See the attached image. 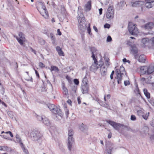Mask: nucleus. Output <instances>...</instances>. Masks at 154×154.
<instances>
[{
  "instance_id": "nucleus-6",
  "label": "nucleus",
  "mask_w": 154,
  "mask_h": 154,
  "mask_svg": "<svg viewBox=\"0 0 154 154\" xmlns=\"http://www.w3.org/2000/svg\"><path fill=\"white\" fill-rule=\"evenodd\" d=\"M106 122L112 126L113 128L118 131L120 132V128L122 127L123 124H120L119 123L115 122L110 120H107Z\"/></svg>"
},
{
  "instance_id": "nucleus-26",
  "label": "nucleus",
  "mask_w": 154,
  "mask_h": 154,
  "mask_svg": "<svg viewBox=\"0 0 154 154\" xmlns=\"http://www.w3.org/2000/svg\"><path fill=\"white\" fill-rule=\"evenodd\" d=\"M49 36L51 38V39L52 40V43L54 45H55V42H56V40L55 37L52 33H51L50 34Z\"/></svg>"
},
{
  "instance_id": "nucleus-2",
  "label": "nucleus",
  "mask_w": 154,
  "mask_h": 154,
  "mask_svg": "<svg viewBox=\"0 0 154 154\" xmlns=\"http://www.w3.org/2000/svg\"><path fill=\"white\" fill-rule=\"evenodd\" d=\"M30 137L32 140L37 141L41 144L42 141L43 134L39 131L34 130L31 133Z\"/></svg>"
},
{
  "instance_id": "nucleus-41",
  "label": "nucleus",
  "mask_w": 154,
  "mask_h": 154,
  "mask_svg": "<svg viewBox=\"0 0 154 154\" xmlns=\"http://www.w3.org/2000/svg\"><path fill=\"white\" fill-rule=\"evenodd\" d=\"M122 127H124L128 131H132V129H131L130 127L127 125H122Z\"/></svg>"
},
{
  "instance_id": "nucleus-45",
  "label": "nucleus",
  "mask_w": 154,
  "mask_h": 154,
  "mask_svg": "<svg viewBox=\"0 0 154 154\" xmlns=\"http://www.w3.org/2000/svg\"><path fill=\"white\" fill-rule=\"evenodd\" d=\"M104 27L105 28L109 29L110 27V25L109 24L107 23L104 25Z\"/></svg>"
},
{
  "instance_id": "nucleus-62",
  "label": "nucleus",
  "mask_w": 154,
  "mask_h": 154,
  "mask_svg": "<svg viewBox=\"0 0 154 154\" xmlns=\"http://www.w3.org/2000/svg\"><path fill=\"white\" fill-rule=\"evenodd\" d=\"M137 112L139 114H141L143 112L141 110H138L137 111Z\"/></svg>"
},
{
  "instance_id": "nucleus-56",
  "label": "nucleus",
  "mask_w": 154,
  "mask_h": 154,
  "mask_svg": "<svg viewBox=\"0 0 154 154\" xmlns=\"http://www.w3.org/2000/svg\"><path fill=\"white\" fill-rule=\"evenodd\" d=\"M5 148V149H6V148H8V147L7 146H0V150H4L3 148Z\"/></svg>"
},
{
  "instance_id": "nucleus-29",
  "label": "nucleus",
  "mask_w": 154,
  "mask_h": 154,
  "mask_svg": "<svg viewBox=\"0 0 154 154\" xmlns=\"http://www.w3.org/2000/svg\"><path fill=\"white\" fill-rule=\"evenodd\" d=\"M50 70L51 72L54 71L56 72H58L59 71L58 68L57 67L54 66H51Z\"/></svg>"
},
{
  "instance_id": "nucleus-38",
  "label": "nucleus",
  "mask_w": 154,
  "mask_h": 154,
  "mask_svg": "<svg viewBox=\"0 0 154 154\" xmlns=\"http://www.w3.org/2000/svg\"><path fill=\"white\" fill-rule=\"evenodd\" d=\"M8 114L9 116L12 119H13L14 118V115H13V112L11 111H9Z\"/></svg>"
},
{
  "instance_id": "nucleus-47",
  "label": "nucleus",
  "mask_w": 154,
  "mask_h": 154,
  "mask_svg": "<svg viewBox=\"0 0 154 154\" xmlns=\"http://www.w3.org/2000/svg\"><path fill=\"white\" fill-rule=\"evenodd\" d=\"M112 41V38L110 36H109L107 37L106 39V41L107 42H110Z\"/></svg>"
},
{
  "instance_id": "nucleus-33",
  "label": "nucleus",
  "mask_w": 154,
  "mask_h": 154,
  "mask_svg": "<svg viewBox=\"0 0 154 154\" xmlns=\"http://www.w3.org/2000/svg\"><path fill=\"white\" fill-rule=\"evenodd\" d=\"M150 43L151 44L152 48L154 49V37L150 40Z\"/></svg>"
},
{
  "instance_id": "nucleus-31",
  "label": "nucleus",
  "mask_w": 154,
  "mask_h": 154,
  "mask_svg": "<svg viewBox=\"0 0 154 154\" xmlns=\"http://www.w3.org/2000/svg\"><path fill=\"white\" fill-rule=\"evenodd\" d=\"M126 3L124 1H121L119 4L118 5L120 8L122 9V7L125 5Z\"/></svg>"
},
{
  "instance_id": "nucleus-44",
  "label": "nucleus",
  "mask_w": 154,
  "mask_h": 154,
  "mask_svg": "<svg viewBox=\"0 0 154 154\" xmlns=\"http://www.w3.org/2000/svg\"><path fill=\"white\" fill-rule=\"evenodd\" d=\"M149 103L152 105H154V99L151 98L148 100Z\"/></svg>"
},
{
  "instance_id": "nucleus-50",
  "label": "nucleus",
  "mask_w": 154,
  "mask_h": 154,
  "mask_svg": "<svg viewBox=\"0 0 154 154\" xmlns=\"http://www.w3.org/2000/svg\"><path fill=\"white\" fill-rule=\"evenodd\" d=\"M0 136L3 137V138L6 139H9V137H8L7 135H0Z\"/></svg>"
},
{
  "instance_id": "nucleus-20",
  "label": "nucleus",
  "mask_w": 154,
  "mask_h": 154,
  "mask_svg": "<svg viewBox=\"0 0 154 154\" xmlns=\"http://www.w3.org/2000/svg\"><path fill=\"white\" fill-rule=\"evenodd\" d=\"M91 1H89L86 4L85 6V10L86 11H89L91 8Z\"/></svg>"
},
{
  "instance_id": "nucleus-3",
  "label": "nucleus",
  "mask_w": 154,
  "mask_h": 154,
  "mask_svg": "<svg viewBox=\"0 0 154 154\" xmlns=\"http://www.w3.org/2000/svg\"><path fill=\"white\" fill-rule=\"evenodd\" d=\"M78 14V17L77 18L79 23V29L82 31H84L86 28L85 18L83 13L79 11Z\"/></svg>"
},
{
  "instance_id": "nucleus-59",
  "label": "nucleus",
  "mask_w": 154,
  "mask_h": 154,
  "mask_svg": "<svg viewBox=\"0 0 154 154\" xmlns=\"http://www.w3.org/2000/svg\"><path fill=\"white\" fill-rule=\"evenodd\" d=\"M67 102L70 105H71V103H72L71 100L70 99H69L67 101Z\"/></svg>"
},
{
  "instance_id": "nucleus-11",
  "label": "nucleus",
  "mask_w": 154,
  "mask_h": 154,
  "mask_svg": "<svg viewBox=\"0 0 154 154\" xmlns=\"http://www.w3.org/2000/svg\"><path fill=\"white\" fill-rule=\"evenodd\" d=\"M93 60L94 61V62L92 63V65L90 67V69L91 71L94 72L97 70L100 66V65H98L97 63V59Z\"/></svg>"
},
{
  "instance_id": "nucleus-46",
  "label": "nucleus",
  "mask_w": 154,
  "mask_h": 154,
  "mask_svg": "<svg viewBox=\"0 0 154 154\" xmlns=\"http://www.w3.org/2000/svg\"><path fill=\"white\" fill-rule=\"evenodd\" d=\"M124 84L125 86H126L130 84V82L129 81H125Z\"/></svg>"
},
{
  "instance_id": "nucleus-13",
  "label": "nucleus",
  "mask_w": 154,
  "mask_h": 154,
  "mask_svg": "<svg viewBox=\"0 0 154 154\" xmlns=\"http://www.w3.org/2000/svg\"><path fill=\"white\" fill-rule=\"evenodd\" d=\"M106 149L104 154H111V152L113 148V144L111 143H108L106 144Z\"/></svg>"
},
{
  "instance_id": "nucleus-27",
  "label": "nucleus",
  "mask_w": 154,
  "mask_h": 154,
  "mask_svg": "<svg viewBox=\"0 0 154 154\" xmlns=\"http://www.w3.org/2000/svg\"><path fill=\"white\" fill-rule=\"evenodd\" d=\"M42 122L45 125L47 126H49L50 125V123L49 120L47 118L45 117L44 118Z\"/></svg>"
},
{
  "instance_id": "nucleus-48",
  "label": "nucleus",
  "mask_w": 154,
  "mask_h": 154,
  "mask_svg": "<svg viewBox=\"0 0 154 154\" xmlns=\"http://www.w3.org/2000/svg\"><path fill=\"white\" fill-rule=\"evenodd\" d=\"M131 119L132 121H135L136 119L135 116L134 115H131Z\"/></svg>"
},
{
  "instance_id": "nucleus-4",
  "label": "nucleus",
  "mask_w": 154,
  "mask_h": 154,
  "mask_svg": "<svg viewBox=\"0 0 154 154\" xmlns=\"http://www.w3.org/2000/svg\"><path fill=\"white\" fill-rule=\"evenodd\" d=\"M141 72L143 74L149 75L154 72V65H150L149 66H141Z\"/></svg>"
},
{
  "instance_id": "nucleus-57",
  "label": "nucleus",
  "mask_w": 154,
  "mask_h": 154,
  "mask_svg": "<svg viewBox=\"0 0 154 154\" xmlns=\"http://www.w3.org/2000/svg\"><path fill=\"white\" fill-rule=\"evenodd\" d=\"M99 14L101 15L102 14L103 9L102 8H100L99 9Z\"/></svg>"
},
{
  "instance_id": "nucleus-10",
  "label": "nucleus",
  "mask_w": 154,
  "mask_h": 154,
  "mask_svg": "<svg viewBox=\"0 0 154 154\" xmlns=\"http://www.w3.org/2000/svg\"><path fill=\"white\" fill-rule=\"evenodd\" d=\"M75 143L74 139L73 137H68L67 145L69 150L71 151Z\"/></svg>"
},
{
  "instance_id": "nucleus-15",
  "label": "nucleus",
  "mask_w": 154,
  "mask_h": 154,
  "mask_svg": "<svg viewBox=\"0 0 154 154\" xmlns=\"http://www.w3.org/2000/svg\"><path fill=\"white\" fill-rule=\"evenodd\" d=\"M81 90L83 94H88L89 91L88 84L82 85L81 86Z\"/></svg>"
},
{
  "instance_id": "nucleus-34",
  "label": "nucleus",
  "mask_w": 154,
  "mask_h": 154,
  "mask_svg": "<svg viewBox=\"0 0 154 154\" xmlns=\"http://www.w3.org/2000/svg\"><path fill=\"white\" fill-rule=\"evenodd\" d=\"M73 134L72 130L71 129L69 130L68 133V137H73Z\"/></svg>"
},
{
  "instance_id": "nucleus-49",
  "label": "nucleus",
  "mask_w": 154,
  "mask_h": 154,
  "mask_svg": "<svg viewBox=\"0 0 154 154\" xmlns=\"http://www.w3.org/2000/svg\"><path fill=\"white\" fill-rule=\"evenodd\" d=\"M74 83L77 85H79V82L78 80L77 79H75L74 80Z\"/></svg>"
},
{
  "instance_id": "nucleus-9",
  "label": "nucleus",
  "mask_w": 154,
  "mask_h": 154,
  "mask_svg": "<svg viewBox=\"0 0 154 154\" xmlns=\"http://www.w3.org/2000/svg\"><path fill=\"white\" fill-rule=\"evenodd\" d=\"M116 77H115V79H117L118 84H119L121 83V81L122 79V75H123V74L121 73L120 70L119 69H116ZM115 80L116 79L114 80V81H115Z\"/></svg>"
},
{
  "instance_id": "nucleus-54",
  "label": "nucleus",
  "mask_w": 154,
  "mask_h": 154,
  "mask_svg": "<svg viewBox=\"0 0 154 154\" xmlns=\"http://www.w3.org/2000/svg\"><path fill=\"white\" fill-rule=\"evenodd\" d=\"M65 114L67 117H68L69 114V112L67 108H66L65 110Z\"/></svg>"
},
{
  "instance_id": "nucleus-28",
  "label": "nucleus",
  "mask_w": 154,
  "mask_h": 154,
  "mask_svg": "<svg viewBox=\"0 0 154 154\" xmlns=\"http://www.w3.org/2000/svg\"><path fill=\"white\" fill-rule=\"evenodd\" d=\"M143 93L146 97L148 99H150V94L149 92H148V90L146 88H145L143 90Z\"/></svg>"
},
{
  "instance_id": "nucleus-21",
  "label": "nucleus",
  "mask_w": 154,
  "mask_h": 154,
  "mask_svg": "<svg viewBox=\"0 0 154 154\" xmlns=\"http://www.w3.org/2000/svg\"><path fill=\"white\" fill-rule=\"evenodd\" d=\"M107 70V68L104 66L101 65L100 66V72L103 76H104L106 75Z\"/></svg>"
},
{
  "instance_id": "nucleus-61",
  "label": "nucleus",
  "mask_w": 154,
  "mask_h": 154,
  "mask_svg": "<svg viewBox=\"0 0 154 154\" xmlns=\"http://www.w3.org/2000/svg\"><path fill=\"white\" fill-rule=\"evenodd\" d=\"M93 29L96 32H98V29L97 27L95 26H93Z\"/></svg>"
},
{
  "instance_id": "nucleus-8",
  "label": "nucleus",
  "mask_w": 154,
  "mask_h": 154,
  "mask_svg": "<svg viewBox=\"0 0 154 154\" xmlns=\"http://www.w3.org/2000/svg\"><path fill=\"white\" fill-rule=\"evenodd\" d=\"M114 15L113 8L110 6L107 10L106 14V17L108 19H112L114 17Z\"/></svg>"
},
{
  "instance_id": "nucleus-64",
  "label": "nucleus",
  "mask_w": 154,
  "mask_h": 154,
  "mask_svg": "<svg viewBox=\"0 0 154 154\" xmlns=\"http://www.w3.org/2000/svg\"><path fill=\"white\" fill-rule=\"evenodd\" d=\"M78 103L79 104H80L81 103V100L79 97H78L77 98Z\"/></svg>"
},
{
  "instance_id": "nucleus-19",
  "label": "nucleus",
  "mask_w": 154,
  "mask_h": 154,
  "mask_svg": "<svg viewBox=\"0 0 154 154\" xmlns=\"http://www.w3.org/2000/svg\"><path fill=\"white\" fill-rule=\"evenodd\" d=\"M91 51L92 52V56L93 59H97V50L96 48L94 47H92L91 49Z\"/></svg>"
},
{
  "instance_id": "nucleus-42",
  "label": "nucleus",
  "mask_w": 154,
  "mask_h": 154,
  "mask_svg": "<svg viewBox=\"0 0 154 154\" xmlns=\"http://www.w3.org/2000/svg\"><path fill=\"white\" fill-rule=\"evenodd\" d=\"M45 117L44 116H37V119L38 120L40 121H43V119H44V118Z\"/></svg>"
},
{
  "instance_id": "nucleus-39",
  "label": "nucleus",
  "mask_w": 154,
  "mask_h": 154,
  "mask_svg": "<svg viewBox=\"0 0 154 154\" xmlns=\"http://www.w3.org/2000/svg\"><path fill=\"white\" fill-rule=\"evenodd\" d=\"M149 112L146 113V114L142 115L143 118L145 120H147L148 117L149 116Z\"/></svg>"
},
{
  "instance_id": "nucleus-22",
  "label": "nucleus",
  "mask_w": 154,
  "mask_h": 154,
  "mask_svg": "<svg viewBox=\"0 0 154 154\" xmlns=\"http://www.w3.org/2000/svg\"><path fill=\"white\" fill-rule=\"evenodd\" d=\"M141 42L144 45V47L149 46L148 44L150 43V40L148 38H144L142 39Z\"/></svg>"
},
{
  "instance_id": "nucleus-35",
  "label": "nucleus",
  "mask_w": 154,
  "mask_h": 154,
  "mask_svg": "<svg viewBox=\"0 0 154 154\" xmlns=\"http://www.w3.org/2000/svg\"><path fill=\"white\" fill-rule=\"evenodd\" d=\"M0 88H1V92L2 94L3 95L5 93V89L3 87L1 83H0Z\"/></svg>"
},
{
  "instance_id": "nucleus-43",
  "label": "nucleus",
  "mask_w": 154,
  "mask_h": 154,
  "mask_svg": "<svg viewBox=\"0 0 154 154\" xmlns=\"http://www.w3.org/2000/svg\"><path fill=\"white\" fill-rule=\"evenodd\" d=\"M39 66L42 68H45V65L42 62H40L39 63Z\"/></svg>"
},
{
  "instance_id": "nucleus-36",
  "label": "nucleus",
  "mask_w": 154,
  "mask_h": 154,
  "mask_svg": "<svg viewBox=\"0 0 154 154\" xmlns=\"http://www.w3.org/2000/svg\"><path fill=\"white\" fill-rule=\"evenodd\" d=\"M86 128L87 126L83 124H82L80 127V129L82 131H84Z\"/></svg>"
},
{
  "instance_id": "nucleus-24",
  "label": "nucleus",
  "mask_w": 154,
  "mask_h": 154,
  "mask_svg": "<svg viewBox=\"0 0 154 154\" xmlns=\"http://www.w3.org/2000/svg\"><path fill=\"white\" fill-rule=\"evenodd\" d=\"M57 51L58 52L59 55L60 56H64V53L62 49L59 46H57L56 48Z\"/></svg>"
},
{
  "instance_id": "nucleus-14",
  "label": "nucleus",
  "mask_w": 154,
  "mask_h": 154,
  "mask_svg": "<svg viewBox=\"0 0 154 154\" xmlns=\"http://www.w3.org/2000/svg\"><path fill=\"white\" fill-rule=\"evenodd\" d=\"M154 0H145V6L148 9L152 8L154 5Z\"/></svg>"
},
{
  "instance_id": "nucleus-37",
  "label": "nucleus",
  "mask_w": 154,
  "mask_h": 154,
  "mask_svg": "<svg viewBox=\"0 0 154 154\" xmlns=\"http://www.w3.org/2000/svg\"><path fill=\"white\" fill-rule=\"evenodd\" d=\"M88 80L87 78L85 76L84 78L82 80V82L83 83L82 85H86L88 84V83H87Z\"/></svg>"
},
{
  "instance_id": "nucleus-25",
  "label": "nucleus",
  "mask_w": 154,
  "mask_h": 154,
  "mask_svg": "<svg viewBox=\"0 0 154 154\" xmlns=\"http://www.w3.org/2000/svg\"><path fill=\"white\" fill-rule=\"evenodd\" d=\"M141 2L139 1L131 2V6L134 7H136L138 6H139L140 5V3H141Z\"/></svg>"
},
{
  "instance_id": "nucleus-16",
  "label": "nucleus",
  "mask_w": 154,
  "mask_h": 154,
  "mask_svg": "<svg viewBox=\"0 0 154 154\" xmlns=\"http://www.w3.org/2000/svg\"><path fill=\"white\" fill-rule=\"evenodd\" d=\"M131 48L130 49L131 53L132 54H137L138 52V48L134 44L131 45Z\"/></svg>"
},
{
  "instance_id": "nucleus-12",
  "label": "nucleus",
  "mask_w": 154,
  "mask_h": 154,
  "mask_svg": "<svg viewBox=\"0 0 154 154\" xmlns=\"http://www.w3.org/2000/svg\"><path fill=\"white\" fill-rule=\"evenodd\" d=\"M19 37H16V38L20 44L22 45L23 44V42L25 41V38L23 33L21 32L19 33Z\"/></svg>"
},
{
  "instance_id": "nucleus-63",
  "label": "nucleus",
  "mask_w": 154,
  "mask_h": 154,
  "mask_svg": "<svg viewBox=\"0 0 154 154\" xmlns=\"http://www.w3.org/2000/svg\"><path fill=\"white\" fill-rule=\"evenodd\" d=\"M31 50L35 54H36V51L32 48H31Z\"/></svg>"
},
{
  "instance_id": "nucleus-58",
  "label": "nucleus",
  "mask_w": 154,
  "mask_h": 154,
  "mask_svg": "<svg viewBox=\"0 0 154 154\" xmlns=\"http://www.w3.org/2000/svg\"><path fill=\"white\" fill-rule=\"evenodd\" d=\"M57 32L58 33V34L59 35H61L62 33H61V32L60 31V29H57Z\"/></svg>"
},
{
  "instance_id": "nucleus-17",
  "label": "nucleus",
  "mask_w": 154,
  "mask_h": 154,
  "mask_svg": "<svg viewBox=\"0 0 154 154\" xmlns=\"http://www.w3.org/2000/svg\"><path fill=\"white\" fill-rule=\"evenodd\" d=\"M154 25L152 22H149L145 25L142 26V27L148 30L151 29L153 27Z\"/></svg>"
},
{
  "instance_id": "nucleus-52",
  "label": "nucleus",
  "mask_w": 154,
  "mask_h": 154,
  "mask_svg": "<svg viewBox=\"0 0 154 154\" xmlns=\"http://www.w3.org/2000/svg\"><path fill=\"white\" fill-rule=\"evenodd\" d=\"M6 134H9L11 137H13V135L12 132L10 131H7L5 133Z\"/></svg>"
},
{
  "instance_id": "nucleus-40",
  "label": "nucleus",
  "mask_w": 154,
  "mask_h": 154,
  "mask_svg": "<svg viewBox=\"0 0 154 154\" xmlns=\"http://www.w3.org/2000/svg\"><path fill=\"white\" fill-rule=\"evenodd\" d=\"M87 32L89 35H91L92 33L91 32V29L90 28V24L89 23L88 25Z\"/></svg>"
},
{
  "instance_id": "nucleus-18",
  "label": "nucleus",
  "mask_w": 154,
  "mask_h": 154,
  "mask_svg": "<svg viewBox=\"0 0 154 154\" xmlns=\"http://www.w3.org/2000/svg\"><path fill=\"white\" fill-rule=\"evenodd\" d=\"M63 93L64 97H66L68 95V91L67 88L65 87V84L64 83L62 84Z\"/></svg>"
},
{
  "instance_id": "nucleus-60",
  "label": "nucleus",
  "mask_w": 154,
  "mask_h": 154,
  "mask_svg": "<svg viewBox=\"0 0 154 154\" xmlns=\"http://www.w3.org/2000/svg\"><path fill=\"white\" fill-rule=\"evenodd\" d=\"M66 79L69 81H71V78H70L68 75H67L66 76Z\"/></svg>"
},
{
  "instance_id": "nucleus-5",
  "label": "nucleus",
  "mask_w": 154,
  "mask_h": 154,
  "mask_svg": "<svg viewBox=\"0 0 154 154\" xmlns=\"http://www.w3.org/2000/svg\"><path fill=\"white\" fill-rule=\"evenodd\" d=\"M48 108L55 115L61 117L63 116L62 112L61 110L56 106L52 104H49L48 105Z\"/></svg>"
},
{
  "instance_id": "nucleus-1",
  "label": "nucleus",
  "mask_w": 154,
  "mask_h": 154,
  "mask_svg": "<svg viewBox=\"0 0 154 154\" xmlns=\"http://www.w3.org/2000/svg\"><path fill=\"white\" fill-rule=\"evenodd\" d=\"M36 8L40 14L45 18L48 19L49 15L45 6V4L41 2H38L36 3Z\"/></svg>"
},
{
  "instance_id": "nucleus-23",
  "label": "nucleus",
  "mask_w": 154,
  "mask_h": 154,
  "mask_svg": "<svg viewBox=\"0 0 154 154\" xmlns=\"http://www.w3.org/2000/svg\"><path fill=\"white\" fill-rule=\"evenodd\" d=\"M146 56L144 55H141L139 57L138 60L140 62L144 63L146 60Z\"/></svg>"
},
{
  "instance_id": "nucleus-32",
  "label": "nucleus",
  "mask_w": 154,
  "mask_h": 154,
  "mask_svg": "<svg viewBox=\"0 0 154 154\" xmlns=\"http://www.w3.org/2000/svg\"><path fill=\"white\" fill-rule=\"evenodd\" d=\"M16 138L17 139V141L18 142H19L20 143V146H21V143H23L22 142L18 134L16 135Z\"/></svg>"
},
{
  "instance_id": "nucleus-30",
  "label": "nucleus",
  "mask_w": 154,
  "mask_h": 154,
  "mask_svg": "<svg viewBox=\"0 0 154 154\" xmlns=\"http://www.w3.org/2000/svg\"><path fill=\"white\" fill-rule=\"evenodd\" d=\"M20 146L25 154H29L28 150L25 148L23 143H21Z\"/></svg>"
},
{
  "instance_id": "nucleus-53",
  "label": "nucleus",
  "mask_w": 154,
  "mask_h": 154,
  "mask_svg": "<svg viewBox=\"0 0 154 154\" xmlns=\"http://www.w3.org/2000/svg\"><path fill=\"white\" fill-rule=\"evenodd\" d=\"M30 79H25L27 81H30L31 82H33V79H32V78L31 77H30Z\"/></svg>"
},
{
  "instance_id": "nucleus-51",
  "label": "nucleus",
  "mask_w": 154,
  "mask_h": 154,
  "mask_svg": "<svg viewBox=\"0 0 154 154\" xmlns=\"http://www.w3.org/2000/svg\"><path fill=\"white\" fill-rule=\"evenodd\" d=\"M34 69L35 71V73L36 74V75L37 77L38 78H39V75L38 73V71L36 69H35V68H34Z\"/></svg>"
},
{
  "instance_id": "nucleus-55",
  "label": "nucleus",
  "mask_w": 154,
  "mask_h": 154,
  "mask_svg": "<svg viewBox=\"0 0 154 154\" xmlns=\"http://www.w3.org/2000/svg\"><path fill=\"white\" fill-rule=\"evenodd\" d=\"M104 107L108 109H110L109 106L108 104L107 103H105V105L104 106Z\"/></svg>"
},
{
  "instance_id": "nucleus-7",
  "label": "nucleus",
  "mask_w": 154,
  "mask_h": 154,
  "mask_svg": "<svg viewBox=\"0 0 154 154\" xmlns=\"http://www.w3.org/2000/svg\"><path fill=\"white\" fill-rule=\"evenodd\" d=\"M128 30L132 35H137L138 32V29L134 25L129 24L128 26Z\"/></svg>"
}]
</instances>
